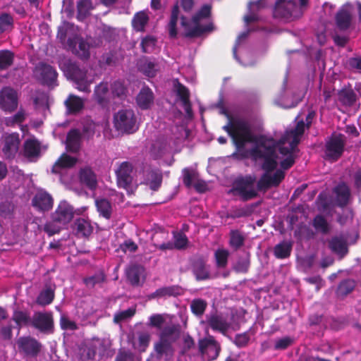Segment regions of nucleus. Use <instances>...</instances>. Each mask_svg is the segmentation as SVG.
Returning a JSON list of instances; mask_svg holds the SVG:
<instances>
[{"label": "nucleus", "mask_w": 361, "mask_h": 361, "mask_svg": "<svg viewBox=\"0 0 361 361\" xmlns=\"http://www.w3.org/2000/svg\"><path fill=\"white\" fill-rule=\"evenodd\" d=\"M305 123L298 121L293 130H287L278 142L272 138L252 135L247 125L241 120H229L224 126L238 147L251 142L253 148L250 156L262 164L264 173L255 185V178L247 176L238 180L234 185V192L245 200L256 196L257 190H265L277 186L284 178L282 169H289L294 163V154L297 145L305 130Z\"/></svg>", "instance_id": "1"}, {"label": "nucleus", "mask_w": 361, "mask_h": 361, "mask_svg": "<svg viewBox=\"0 0 361 361\" xmlns=\"http://www.w3.org/2000/svg\"><path fill=\"white\" fill-rule=\"evenodd\" d=\"M74 213L73 207L68 202L61 201L51 214L52 221L45 225L44 231L50 235L58 233L72 221Z\"/></svg>", "instance_id": "2"}, {"label": "nucleus", "mask_w": 361, "mask_h": 361, "mask_svg": "<svg viewBox=\"0 0 361 361\" xmlns=\"http://www.w3.org/2000/svg\"><path fill=\"white\" fill-rule=\"evenodd\" d=\"M211 12V7L208 5L204 6L201 10L192 18L190 23L182 18L181 25L184 32L188 36L200 35L205 32L213 30L212 23L209 21V17Z\"/></svg>", "instance_id": "3"}, {"label": "nucleus", "mask_w": 361, "mask_h": 361, "mask_svg": "<svg viewBox=\"0 0 361 361\" xmlns=\"http://www.w3.org/2000/svg\"><path fill=\"white\" fill-rule=\"evenodd\" d=\"M114 126L123 133H133L138 129L135 113L130 109H121L114 114Z\"/></svg>", "instance_id": "4"}, {"label": "nucleus", "mask_w": 361, "mask_h": 361, "mask_svg": "<svg viewBox=\"0 0 361 361\" xmlns=\"http://www.w3.org/2000/svg\"><path fill=\"white\" fill-rule=\"evenodd\" d=\"M133 165L127 161L121 163L116 170L117 185L131 194L137 188V183L133 180Z\"/></svg>", "instance_id": "5"}, {"label": "nucleus", "mask_w": 361, "mask_h": 361, "mask_svg": "<svg viewBox=\"0 0 361 361\" xmlns=\"http://www.w3.org/2000/svg\"><path fill=\"white\" fill-rule=\"evenodd\" d=\"M301 15L300 8L292 1L276 0L274 16L285 21H290Z\"/></svg>", "instance_id": "6"}, {"label": "nucleus", "mask_w": 361, "mask_h": 361, "mask_svg": "<svg viewBox=\"0 0 361 361\" xmlns=\"http://www.w3.org/2000/svg\"><path fill=\"white\" fill-rule=\"evenodd\" d=\"M66 75L75 80L78 84L77 88L81 91H90L89 86L92 82L90 79V74L85 73L82 70L80 69L75 64L71 63L66 68H63Z\"/></svg>", "instance_id": "7"}, {"label": "nucleus", "mask_w": 361, "mask_h": 361, "mask_svg": "<svg viewBox=\"0 0 361 361\" xmlns=\"http://www.w3.org/2000/svg\"><path fill=\"white\" fill-rule=\"evenodd\" d=\"M345 146V137L342 135H334L326 142L325 156L326 159L336 161L342 154Z\"/></svg>", "instance_id": "8"}, {"label": "nucleus", "mask_w": 361, "mask_h": 361, "mask_svg": "<svg viewBox=\"0 0 361 361\" xmlns=\"http://www.w3.org/2000/svg\"><path fill=\"white\" fill-rule=\"evenodd\" d=\"M18 94L15 90L5 87L0 91V109L5 112H12L18 106Z\"/></svg>", "instance_id": "9"}, {"label": "nucleus", "mask_w": 361, "mask_h": 361, "mask_svg": "<svg viewBox=\"0 0 361 361\" xmlns=\"http://www.w3.org/2000/svg\"><path fill=\"white\" fill-rule=\"evenodd\" d=\"M2 151L6 157L15 155L19 148L20 139L17 133H5L1 137Z\"/></svg>", "instance_id": "10"}, {"label": "nucleus", "mask_w": 361, "mask_h": 361, "mask_svg": "<svg viewBox=\"0 0 361 361\" xmlns=\"http://www.w3.org/2000/svg\"><path fill=\"white\" fill-rule=\"evenodd\" d=\"M199 345L202 354L209 360H215L219 356L221 348L212 337L209 336L201 340Z\"/></svg>", "instance_id": "11"}, {"label": "nucleus", "mask_w": 361, "mask_h": 361, "mask_svg": "<svg viewBox=\"0 0 361 361\" xmlns=\"http://www.w3.org/2000/svg\"><path fill=\"white\" fill-rule=\"evenodd\" d=\"M35 74L36 77L48 85H51L56 78V71L51 66L44 63L36 67Z\"/></svg>", "instance_id": "12"}, {"label": "nucleus", "mask_w": 361, "mask_h": 361, "mask_svg": "<svg viewBox=\"0 0 361 361\" xmlns=\"http://www.w3.org/2000/svg\"><path fill=\"white\" fill-rule=\"evenodd\" d=\"M32 205L41 211L49 210L53 206V198L43 190H39L32 200Z\"/></svg>", "instance_id": "13"}, {"label": "nucleus", "mask_w": 361, "mask_h": 361, "mask_svg": "<svg viewBox=\"0 0 361 361\" xmlns=\"http://www.w3.org/2000/svg\"><path fill=\"white\" fill-rule=\"evenodd\" d=\"M52 324L51 315L49 313L36 312L32 318V325L42 331H49Z\"/></svg>", "instance_id": "14"}, {"label": "nucleus", "mask_w": 361, "mask_h": 361, "mask_svg": "<svg viewBox=\"0 0 361 361\" xmlns=\"http://www.w3.org/2000/svg\"><path fill=\"white\" fill-rule=\"evenodd\" d=\"M77 161L75 157L63 154L52 167V173L61 175L66 170L73 167Z\"/></svg>", "instance_id": "15"}, {"label": "nucleus", "mask_w": 361, "mask_h": 361, "mask_svg": "<svg viewBox=\"0 0 361 361\" xmlns=\"http://www.w3.org/2000/svg\"><path fill=\"white\" fill-rule=\"evenodd\" d=\"M68 46L73 53L81 58H87L89 56L88 44L77 37L73 39L68 38Z\"/></svg>", "instance_id": "16"}, {"label": "nucleus", "mask_w": 361, "mask_h": 361, "mask_svg": "<svg viewBox=\"0 0 361 361\" xmlns=\"http://www.w3.org/2000/svg\"><path fill=\"white\" fill-rule=\"evenodd\" d=\"M127 277L133 286H140L145 279V269L141 266L134 265L130 267L126 272Z\"/></svg>", "instance_id": "17"}, {"label": "nucleus", "mask_w": 361, "mask_h": 361, "mask_svg": "<svg viewBox=\"0 0 361 361\" xmlns=\"http://www.w3.org/2000/svg\"><path fill=\"white\" fill-rule=\"evenodd\" d=\"M18 344L19 348L27 355H36L40 349V345L37 341L28 337L19 338Z\"/></svg>", "instance_id": "18"}, {"label": "nucleus", "mask_w": 361, "mask_h": 361, "mask_svg": "<svg viewBox=\"0 0 361 361\" xmlns=\"http://www.w3.org/2000/svg\"><path fill=\"white\" fill-rule=\"evenodd\" d=\"M265 6L264 0L250 2L248 4V13L245 16L244 20L246 25L259 20L258 12Z\"/></svg>", "instance_id": "19"}, {"label": "nucleus", "mask_w": 361, "mask_h": 361, "mask_svg": "<svg viewBox=\"0 0 361 361\" xmlns=\"http://www.w3.org/2000/svg\"><path fill=\"white\" fill-rule=\"evenodd\" d=\"M154 102V95L148 87L142 88L137 97V105L142 109L150 108Z\"/></svg>", "instance_id": "20"}, {"label": "nucleus", "mask_w": 361, "mask_h": 361, "mask_svg": "<svg viewBox=\"0 0 361 361\" xmlns=\"http://www.w3.org/2000/svg\"><path fill=\"white\" fill-rule=\"evenodd\" d=\"M352 14V6L346 4L339 11L336 16V22L339 27L347 28L350 23Z\"/></svg>", "instance_id": "21"}, {"label": "nucleus", "mask_w": 361, "mask_h": 361, "mask_svg": "<svg viewBox=\"0 0 361 361\" xmlns=\"http://www.w3.org/2000/svg\"><path fill=\"white\" fill-rule=\"evenodd\" d=\"M25 155L32 159L38 157L41 152L39 142L35 138L27 139L24 144Z\"/></svg>", "instance_id": "22"}, {"label": "nucleus", "mask_w": 361, "mask_h": 361, "mask_svg": "<svg viewBox=\"0 0 361 361\" xmlns=\"http://www.w3.org/2000/svg\"><path fill=\"white\" fill-rule=\"evenodd\" d=\"M188 243L186 236L180 233L174 234V243H163L159 245V248L161 250H172L173 248L181 249L183 248Z\"/></svg>", "instance_id": "23"}, {"label": "nucleus", "mask_w": 361, "mask_h": 361, "mask_svg": "<svg viewBox=\"0 0 361 361\" xmlns=\"http://www.w3.org/2000/svg\"><path fill=\"white\" fill-rule=\"evenodd\" d=\"M173 85H174V88H175L176 91L177 92V94L179 95V97L181 99L185 111H186V113L188 115L190 114L191 109H190V104L188 102V98H189L188 90L176 80L173 82Z\"/></svg>", "instance_id": "24"}, {"label": "nucleus", "mask_w": 361, "mask_h": 361, "mask_svg": "<svg viewBox=\"0 0 361 361\" xmlns=\"http://www.w3.org/2000/svg\"><path fill=\"white\" fill-rule=\"evenodd\" d=\"M75 229L77 234L81 236H89L93 231V227L90 222L82 218L75 221Z\"/></svg>", "instance_id": "25"}, {"label": "nucleus", "mask_w": 361, "mask_h": 361, "mask_svg": "<svg viewBox=\"0 0 361 361\" xmlns=\"http://www.w3.org/2000/svg\"><path fill=\"white\" fill-rule=\"evenodd\" d=\"M80 180L90 189L94 190L97 186V178L94 173L90 169H83L80 174Z\"/></svg>", "instance_id": "26"}, {"label": "nucleus", "mask_w": 361, "mask_h": 361, "mask_svg": "<svg viewBox=\"0 0 361 361\" xmlns=\"http://www.w3.org/2000/svg\"><path fill=\"white\" fill-rule=\"evenodd\" d=\"M80 134L78 130H72L68 134L66 140L67 149L71 152H76L80 148Z\"/></svg>", "instance_id": "27"}, {"label": "nucleus", "mask_w": 361, "mask_h": 361, "mask_svg": "<svg viewBox=\"0 0 361 361\" xmlns=\"http://www.w3.org/2000/svg\"><path fill=\"white\" fill-rule=\"evenodd\" d=\"M208 323L212 329L223 334H224L228 328V324L226 321L221 316L219 315L212 316L209 319Z\"/></svg>", "instance_id": "28"}, {"label": "nucleus", "mask_w": 361, "mask_h": 361, "mask_svg": "<svg viewBox=\"0 0 361 361\" xmlns=\"http://www.w3.org/2000/svg\"><path fill=\"white\" fill-rule=\"evenodd\" d=\"M68 112L76 113L80 111L84 106L83 100L75 95H70L65 102Z\"/></svg>", "instance_id": "29"}, {"label": "nucleus", "mask_w": 361, "mask_h": 361, "mask_svg": "<svg viewBox=\"0 0 361 361\" xmlns=\"http://www.w3.org/2000/svg\"><path fill=\"white\" fill-rule=\"evenodd\" d=\"M149 21V15L146 11L137 13L133 19V26L137 31H143Z\"/></svg>", "instance_id": "30"}, {"label": "nucleus", "mask_w": 361, "mask_h": 361, "mask_svg": "<svg viewBox=\"0 0 361 361\" xmlns=\"http://www.w3.org/2000/svg\"><path fill=\"white\" fill-rule=\"evenodd\" d=\"M336 194V200L339 205L343 206L348 203L350 192L345 184H340L335 188Z\"/></svg>", "instance_id": "31"}, {"label": "nucleus", "mask_w": 361, "mask_h": 361, "mask_svg": "<svg viewBox=\"0 0 361 361\" xmlns=\"http://www.w3.org/2000/svg\"><path fill=\"white\" fill-rule=\"evenodd\" d=\"M169 151L168 145L165 142L157 141L152 145L150 154L154 159H159L162 157Z\"/></svg>", "instance_id": "32"}, {"label": "nucleus", "mask_w": 361, "mask_h": 361, "mask_svg": "<svg viewBox=\"0 0 361 361\" xmlns=\"http://www.w3.org/2000/svg\"><path fill=\"white\" fill-rule=\"evenodd\" d=\"M331 249L338 255H344L347 252L345 240L343 238H334L329 243Z\"/></svg>", "instance_id": "33"}, {"label": "nucleus", "mask_w": 361, "mask_h": 361, "mask_svg": "<svg viewBox=\"0 0 361 361\" xmlns=\"http://www.w3.org/2000/svg\"><path fill=\"white\" fill-rule=\"evenodd\" d=\"M96 206L99 214L106 219H109L112 212L110 202L105 199L96 200Z\"/></svg>", "instance_id": "34"}, {"label": "nucleus", "mask_w": 361, "mask_h": 361, "mask_svg": "<svg viewBox=\"0 0 361 361\" xmlns=\"http://www.w3.org/2000/svg\"><path fill=\"white\" fill-rule=\"evenodd\" d=\"M216 266L219 268H224L227 265L229 257V251L224 248H219L214 253Z\"/></svg>", "instance_id": "35"}, {"label": "nucleus", "mask_w": 361, "mask_h": 361, "mask_svg": "<svg viewBox=\"0 0 361 361\" xmlns=\"http://www.w3.org/2000/svg\"><path fill=\"white\" fill-rule=\"evenodd\" d=\"M292 248V244L289 242H283L276 245L274 255L278 258H285L289 256Z\"/></svg>", "instance_id": "36"}, {"label": "nucleus", "mask_w": 361, "mask_h": 361, "mask_svg": "<svg viewBox=\"0 0 361 361\" xmlns=\"http://www.w3.org/2000/svg\"><path fill=\"white\" fill-rule=\"evenodd\" d=\"M54 297V290L50 288H46L40 293L37 299V302L40 305L45 306L53 301Z\"/></svg>", "instance_id": "37"}, {"label": "nucleus", "mask_w": 361, "mask_h": 361, "mask_svg": "<svg viewBox=\"0 0 361 361\" xmlns=\"http://www.w3.org/2000/svg\"><path fill=\"white\" fill-rule=\"evenodd\" d=\"M161 176L159 173L156 171L150 172L146 178V184L153 190H157L161 184Z\"/></svg>", "instance_id": "38"}, {"label": "nucleus", "mask_w": 361, "mask_h": 361, "mask_svg": "<svg viewBox=\"0 0 361 361\" xmlns=\"http://www.w3.org/2000/svg\"><path fill=\"white\" fill-rule=\"evenodd\" d=\"M183 182H184L185 185L188 188L192 187L194 183L196 182V180L199 178L197 173L195 171L192 170V169H185L183 171Z\"/></svg>", "instance_id": "39"}, {"label": "nucleus", "mask_w": 361, "mask_h": 361, "mask_svg": "<svg viewBox=\"0 0 361 361\" xmlns=\"http://www.w3.org/2000/svg\"><path fill=\"white\" fill-rule=\"evenodd\" d=\"M13 320L18 326H25L32 324V319L25 312L15 311L13 315Z\"/></svg>", "instance_id": "40"}, {"label": "nucleus", "mask_w": 361, "mask_h": 361, "mask_svg": "<svg viewBox=\"0 0 361 361\" xmlns=\"http://www.w3.org/2000/svg\"><path fill=\"white\" fill-rule=\"evenodd\" d=\"M109 91L107 84L101 83L95 89L94 96L97 102L102 104L108 97Z\"/></svg>", "instance_id": "41"}, {"label": "nucleus", "mask_w": 361, "mask_h": 361, "mask_svg": "<svg viewBox=\"0 0 361 361\" xmlns=\"http://www.w3.org/2000/svg\"><path fill=\"white\" fill-rule=\"evenodd\" d=\"M178 18V7L175 6L171 13V20L169 24V35L171 37H175L177 34L176 24Z\"/></svg>", "instance_id": "42"}, {"label": "nucleus", "mask_w": 361, "mask_h": 361, "mask_svg": "<svg viewBox=\"0 0 361 361\" xmlns=\"http://www.w3.org/2000/svg\"><path fill=\"white\" fill-rule=\"evenodd\" d=\"M244 242V237L238 231H232L230 234L229 244L232 247L235 249L243 245Z\"/></svg>", "instance_id": "43"}, {"label": "nucleus", "mask_w": 361, "mask_h": 361, "mask_svg": "<svg viewBox=\"0 0 361 361\" xmlns=\"http://www.w3.org/2000/svg\"><path fill=\"white\" fill-rule=\"evenodd\" d=\"M13 60V55L9 51H0V68L6 69L10 66Z\"/></svg>", "instance_id": "44"}, {"label": "nucleus", "mask_w": 361, "mask_h": 361, "mask_svg": "<svg viewBox=\"0 0 361 361\" xmlns=\"http://www.w3.org/2000/svg\"><path fill=\"white\" fill-rule=\"evenodd\" d=\"M250 267V257L248 254H245L240 257L235 264L234 269L238 272H247Z\"/></svg>", "instance_id": "45"}, {"label": "nucleus", "mask_w": 361, "mask_h": 361, "mask_svg": "<svg viewBox=\"0 0 361 361\" xmlns=\"http://www.w3.org/2000/svg\"><path fill=\"white\" fill-rule=\"evenodd\" d=\"M355 287V282L353 280H345L338 286V293L345 295L350 293Z\"/></svg>", "instance_id": "46"}, {"label": "nucleus", "mask_w": 361, "mask_h": 361, "mask_svg": "<svg viewBox=\"0 0 361 361\" xmlns=\"http://www.w3.org/2000/svg\"><path fill=\"white\" fill-rule=\"evenodd\" d=\"M92 8V3L89 0H81L78 4V17L82 18Z\"/></svg>", "instance_id": "47"}, {"label": "nucleus", "mask_w": 361, "mask_h": 361, "mask_svg": "<svg viewBox=\"0 0 361 361\" xmlns=\"http://www.w3.org/2000/svg\"><path fill=\"white\" fill-rule=\"evenodd\" d=\"M135 312V311L133 308L118 312L115 314L114 320L116 323H119L133 317Z\"/></svg>", "instance_id": "48"}, {"label": "nucleus", "mask_w": 361, "mask_h": 361, "mask_svg": "<svg viewBox=\"0 0 361 361\" xmlns=\"http://www.w3.org/2000/svg\"><path fill=\"white\" fill-rule=\"evenodd\" d=\"M149 341V336L146 333H143L139 336L137 341L135 342L133 345L140 351H144L148 345Z\"/></svg>", "instance_id": "49"}, {"label": "nucleus", "mask_w": 361, "mask_h": 361, "mask_svg": "<svg viewBox=\"0 0 361 361\" xmlns=\"http://www.w3.org/2000/svg\"><path fill=\"white\" fill-rule=\"evenodd\" d=\"M207 304L200 299L195 300L191 303V310L192 312L197 315H201L204 312Z\"/></svg>", "instance_id": "50"}, {"label": "nucleus", "mask_w": 361, "mask_h": 361, "mask_svg": "<svg viewBox=\"0 0 361 361\" xmlns=\"http://www.w3.org/2000/svg\"><path fill=\"white\" fill-rule=\"evenodd\" d=\"M141 70L149 78L154 77L157 72L155 64L151 61H146L141 66Z\"/></svg>", "instance_id": "51"}, {"label": "nucleus", "mask_w": 361, "mask_h": 361, "mask_svg": "<svg viewBox=\"0 0 361 361\" xmlns=\"http://www.w3.org/2000/svg\"><path fill=\"white\" fill-rule=\"evenodd\" d=\"M12 18L8 14L0 16V33L8 30L12 25Z\"/></svg>", "instance_id": "52"}, {"label": "nucleus", "mask_w": 361, "mask_h": 361, "mask_svg": "<svg viewBox=\"0 0 361 361\" xmlns=\"http://www.w3.org/2000/svg\"><path fill=\"white\" fill-rule=\"evenodd\" d=\"M315 228L321 232H326L329 229V225L326 221L321 216H317L314 220Z\"/></svg>", "instance_id": "53"}, {"label": "nucleus", "mask_w": 361, "mask_h": 361, "mask_svg": "<svg viewBox=\"0 0 361 361\" xmlns=\"http://www.w3.org/2000/svg\"><path fill=\"white\" fill-rule=\"evenodd\" d=\"M194 272L198 280H204L209 277L208 269L204 264L197 265L195 267Z\"/></svg>", "instance_id": "54"}, {"label": "nucleus", "mask_w": 361, "mask_h": 361, "mask_svg": "<svg viewBox=\"0 0 361 361\" xmlns=\"http://www.w3.org/2000/svg\"><path fill=\"white\" fill-rule=\"evenodd\" d=\"M141 46L144 52H150L154 48L155 39L152 37H147L142 39Z\"/></svg>", "instance_id": "55"}, {"label": "nucleus", "mask_w": 361, "mask_h": 361, "mask_svg": "<svg viewBox=\"0 0 361 361\" xmlns=\"http://www.w3.org/2000/svg\"><path fill=\"white\" fill-rule=\"evenodd\" d=\"M155 350L160 355L171 351L170 345L164 336L161 337V341L156 344Z\"/></svg>", "instance_id": "56"}, {"label": "nucleus", "mask_w": 361, "mask_h": 361, "mask_svg": "<svg viewBox=\"0 0 361 361\" xmlns=\"http://www.w3.org/2000/svg\"><path fill=\"white\" fill-rule=\"evenodd\" d=\"M25 118V111L23 110H20L13 116H11L6 119V124L7 125H13L15 123H20L24 121Z\"/></svg>", "instance_id": "57"}, {"label": "nucleus", "mask_w": 361, "mask_h": 361, "mask_svg": "<svg viewBox=\"0 0 361 361\" xmlns=\"http://www.w3.org/2000/svg\"><path fill=\"white\" fill-rule=\"evenodd\" d=\"M61 326L64 330H75L77 329V324L66 316L61 318Z\"/></svg>", "instance_id": "58"}, {"label": "nucleus", "mask_w": 361, "mask_h": 361, "mask_svg": "<svg viewBox=\"0 0 361 361\" xmlns=\"http://www.w3.org/2000/svg\"><path fill=\"white\" fill-rule=\"evenodd\" d=\"M35 104L37 108L46 109L48 107V97L45 94H41L35 99Z\"/></svg>", "instance_id": "59"}, {"label": "nucleus", "mask_w": 361, "mask_h": 361, "mask_svg": "<svg viewBox=\"0 0 361 361\" xmlns=\"http://www.w3.org/2000/svg\"><path fill=\"white\" fill-rule=\"evenodd\" d=\"M73 25L69 23H65L62 27L59 28L58 37L63 42L65 40L66 36L68 35V32L71 30H73Z\"/></svg>", "instance_id": "60"}, {"label": "nucleus", "mask_w": 361, "mask_h": 361, "mask_svg": "<svg viewBox=\"0 0 361 361\" xmlns=\"http://www.w3.org/2000/svg\"><path fill=\"white\" fill-rule=\"evenodd\" d=\"M112 93L117 95V96H121L124 94L126 88L122 82H116L112 85Z\"/></svg>", "instance_id": "61"}, {"label": "nucleus", "mask_w": 361, "mask_h": 361, "mask_svg": "<svg viewBox=\"0 0 361 361\" xmlns=\"http://www.w3.org/2000/svg\"><path fill=\"white\" fill-rule=\"evenodd\" d=\"M173 290L171 288H161L157 290L154 293L152 294V298L155 297H164L166 295H173Z\"/></svg>", "instance_id": "62"}, {"label": "nucleus", "mask_w": 361, "mask_h": 361, "mask_svg": "<svg viewBox=\"0 0 361 361\" xmlns=\"http://www.w3.org/2000/svg\"><path fill=\"white\" fill-rule=\"evenodd\" d=\"M291 343V339L289 338H283L276 342L275 348L276 349H284Z\"/></svg>", "instance_id": "63"}, {"label": "nucleus", "mask_w": 361, "mask_h": 361, "mask_svg": "<svg viewBox=\"0 0 361 361\" xmlns=\"http://www.w3.org/2000/svg\"><path fill=\"white\" fill-rule=\"evenodd\" d=\"M116 361H135V359L131 353L121 352L118 354Z\"/></svg>", "instance_id": "64"}]
</instances>
